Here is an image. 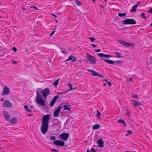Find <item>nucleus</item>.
<instances>
[{
    "mask_svg": "<svg viewBox=\"0 0 152 152\" xmlns=\"http://www.w3.org/2000/svg\"><path fill=\"white\" fill-rule=\"evenodd\" d=\"M50 118V115L49 114L45 115L42 117L40 130L43 134H45L48 131Z\"/></svg>",
    "mask_w": 152,
    "mask_h": 152,
    "instance_id": "f257e3e1",
    "label": "nucleus"
},
{
    "mask_svg": "<svg viewBox=\"0 0 152 152\" xmlns=\"http://www.w3.org/2000/svg\"><path fill=\"white\" fill-rule=\"evenodd\" d=\"M37 96H36V100L37 103L41 106H44L45 105V102L43 99L42 96L40 95L39 92L37 91L36 92Z\"/></svg>",
    "mask_w": 152,
    "mask_h": 152,
    "instance_id": "f03ea898",
    "label": "nucleus"
},
{
    "mask_svg": "<svg viewBox=\"0 0 152 152\" xmlns=\"http://www.w3.org/2000/svg\"><path fill=\"white\" fill-rule=\"evenodd\" d=\"M86 61L90 64H96V59L95 57L92 56L87 53L86 56Z\"/></svg>",
    "mask_w": 152,
    "mask_h": 152,
    "instance_id": "7ed1b4c3",
    "label": "nucleus"
},
{
    "mask_svg": "<svg viewBox=\"0 0 152 152\" xmlns=\"http://www.w3.org/2000/svg\"><path fill=\"white\" fill-rule=\"evenodd\" d=\"M122 23L125 25H134L136 23V22L134 18H127L122 21Z\"/></svg>",
    "mask_w": 152,
    "mask_h": 152,
    "instance_id": "20e7f679",
    "label": "nucleus"
},
{
    "mask_svg": "<svg viewBox=\"0 0 152 152\" xmlns=\"http://www.w3.org/2000/svg\"><path fill=\"white\" fill-rule=\"evenodd\" d=\"M59 138L64 140H66L69 137V134L65 133H63L59 135Z\"/></svg>",
    "mask_w": 152,
    "mask_h": 152,
    "instance_id": "39448f33",
    "label": "nucleus"
},
{
    "mask_svg": "<svg viewBox=\"0 0 152 152\" xmlns=\"http://www.w3.org/2000/svg\"><path fill=\"white\" fill-rule=\"evenodd\" d=\"M50 93V90L48 88H46L43 89L42 91V93L44 98L45 99L49 95Z\"/></svg>",
    "mask_w": 152,
    "mask_h": 152,
    "instance_id": "423d86ee",
    "label": "nucleus"
},
{
    "mask_svg": "<svg viewBox=\"0 0 152 152\" xmlns=\"http://www.w3.org/2000/svg\"><path fill=\"white\" fill-rule=\"evenodd\" d=\"M119 42L123 45L126 47H129L131 46H133L134 45V44L133 43L127 42L122 40H119Z\"/></svg>",
    "mask_w": 152,
    "mask_h": 152,
    "instance_id": "0eeeda50",
    "label": "nucleus"
},
{
    "mask_svg": "<svg viewBox=\"0 0 152 152\" xmlns=\"http://www.w3.org/2000/svg\"><path fill=\"white\" fill-rule=\"evenodd\" d=\"M2 105L4 107L7 108L11 107L12 105V104L7 100L5 101L2 103Z\"/></svg>",
    "mask_w": 152,
    "mask_h": 152,
    "instance_id": "6e6552de",
    "label": "nucleus"
},
{
    "mask_svg": "<svg viewBox=\"0 0 152 152\" xmlns=\"http://www.w3.org/2000/svg\"><path fill=\"white\" fill-rule=\"evenodd\" d=\"M53 143L56 145L63 146L64 145V142L61 140H56L54 141Z\"/></svg>",
    "mask_w": 152,
    "mask_h": 152,
    "instance_id": "1a4fd4ad",
    "label": "nucleus"
},
{
    "mask_svg": "<svg viewBox=\"0 0 152 152\" xmlns=\"http://www.w3.org/2000/svg\"><path fill=\"white\" fill-rule=\"evenodd\" d=\"M10 93L9 88L6 86H5L2 92V95H5L9 94Z\"/></svg>",
    "mask_w": 152,
    "mask_h": 152,
    "instance_id": "9d476101",
    "label": "nucleus"
},
{
    "mask_svg": "<svg viewBox=\"0 0 152 152\" xmlns=\"http://www.w3.org/2000/svg\"><path fill=\"white\" fill-rule=\"evenodd\" d=\"M2 114L5 117L7 121H9L10 119V115L7 111H4Z\"/></svg>",
    "mask_w": 152,
    "mask_h": 152,
    "instance_id": "9b49d317",
    "label": "nucleus"
},
{
    "mask_svg": "<svg viewBox=\"0 0 152 152\" xmlns=\"http://www.w3.org/2000/svg\"><path fill=\"white\" fill-rule=\"evenodd\" d=\"M61 107H59L54 112V116L55 117H57L58 116L60 111Z\"/></svg>",
    "mask_w": 152,
    "mask_h": 152,
    "instance_id": "f8f14e48",
    "label": "nucleus"
},
{
    "mask_svg": "<svg viewBox=\"0 0 152 152\" xmlns=\"http://www.w3.org/2000/svg\"><path fill=\"white\" fill-rule=\"evenodd\" d=\"M58 97V95H56L54 97L50 104V106H52L53 105Z\"/></svg>",
    "mask_w": 152,
    "mask_h": 152,
    "instance_id": "ddd939ff",
    "label": "nucleus"
},
{
    "mask_svg": "<svg viewBox=\"0 0 152 152\" xmlns=\"http://www.w3.org/2000/svg\"><path fill=\"white\" fill-rule=\"evenodd\" d=\"M97 143L98 144V146L100 147L104 146V142L101 138L99 139L97 141Z\"/></svg>",
    "mask_w": 152,
    "mask_h": 152,
    "instance_id": "4468645a",
    "label": "nucleus"
},
{
    "mask_svg": "<svg viewBox=\"0 0 152 152\" xmlns=\"http://www.w3.org/2000/svg\"><path fill=\"white\" fill-rule=\"evenodd\" d=\"M97 55L102 57H104L105 58H108L109 57H113V56L111 55H106L104 54L103 53H99L97 54Z\"/></svg>",
    "mask_w": 152,
    "mask_h": 152,
    "instance_id": "2eb2a0df",
    "label": "nucleus"
},
{
    "mask_svg": "<svg viewBox=\"0 0 152 152\" xmlns=\"http://www.w3.org/2000/svg\"><path fill=\"white\" fill-rule=\"evenodd\" d=\"M132 101L133 102V104L132 105V106L134 107H137L142 104L141 103L139 102L136 101L135 100H132Z\"/></svg>",
    "mask_w": 152,
    "mask_h": 152,
    "instance_id": "dca6fc26",
    "label": "nucleus"
},
{
    "mask_svg": "<svg viewBox=\"0 0 152 152\" xmlns=\"http://www.w3.org/2000/svg\"><path fill=\"white\" fill-rule=\"evenodd\" d=\"M61 107L62 108H63L64 110H67L70 111L71 110L70 106L69 105H64L62 106H59Z\"/></svg>",
    "mask_w": 152,
    "mask_h": 152,
    "instance_id": "f3484780",
    "label": "nucleus"
},
{
    "mask_svg": "<svg viewBox=\"0 0 152 152\" xmlns=\"http://www.w3.org/2000/svg\"><path fill=\"white\" fill-rule=\"evenodd\" d=\"M60 80V78H58L56 80L53 82V84L54 85V87H56L58 86V84L59 81Z\"/></svg>",
    "mask_w": 152,
    "mask_h": 152,
    "instance_id": "a211bd4d",
    "label": "nucleus"
},
{
    "mask_svg": "<svg viewBox=\"0 0 152 152\" xmlns=\"http://www.w3.org/2000/svg\"><path fill=\"white\" fill-rule=\"evenodd\" d=\"M102 60L105 62L112 64H114L115 63V62L111 60H109L107 59H104Z\"/></svg>",
    "mask_w": 152,
    "mask_h": 152,
    "instance_id": "6ab92c4d",
    "label": "nucleus"
},
{
    "mask_svg": "<svg viewBox=\"0 0 152 152\" xmlns=\"http://www.w3.org/2000/svg\"><path fill=\"white\" fill-rule=\"evenodd\" d=\"M74 58L73 56H72L71 55V56H69V57L65 61H68L69 60H73L72 61L73 62L75 61H76V58Z\"/></svg>",
    "mask_w": 152,
    "mask_h": 152,
    "instance_id": "aec40b11",
    "label": "nucleus"
},
{
    "mask_svg": "<svg viewBox=\"0 0 152 152\" xmlns=\"http://www.w3.org/2000/svg\"><path fill=\"white\" fill-rule=\"evenodd\" d=\"M137 7V5H134L132 7V9L131 10L130 12H134L136 11V9Z\"/></svg>",
    "mask_w": 152,
    "mask_h": 152,
    "instance_id": "412c9836",
    "label": "nucleus"
},
{
    "mask_svg": "<svg viewBox=\"0 0 152 152\" xmlns=\"http://www.w3.org/2000/svg\"><path fill=\"white\" fill-rule=\"evenodd\" d=\"M118 122L122 123L123 125L124 126H126V123H125V121L124 119H122L121 118H120L118 120Z\"/></svg>",
    "mask_w": 152,
    "mask_h": 152,
    "instance_id": "4be33fe9",
    "label": "nucleus"
},
{
    "mask_svg": "<svg viewBox=\"0 0 152 152\" xmlns=\"http://www.w3.org/2000/svg\"><path fill=\"white\" fill-rule=\"evenodd\" d=\"M17 121V119L15 118H13L10 120V122L12 124H15Z\"/></svg>",
    "mask_w": 152,
    "mask_h": 152,
    "instance_id": "5701e85b",
    "label": "nucleus"
},
{
    "mask_svg": "<svg viewBox=\"0 0 152 152\" xmlns=\"http://www.w3.org/2000/svg\"><path fill=\"white\" fill-rule=\"evenodd\" d=\"M94 76H98L101 78H104L103 76L102 75L100 74L99 73L96 72Z\"/></svg>",
    "mask_w": 152,
    "mask_h": 152,
    "instance_id": "b1692460",
    "label": "nucleus"
},
{
    "mask_svg": "<svg viewBox=\"0 0 152 152\" xmlns=\"http://www.w3.org/2000/svg\"><path fill=\"white\" fill-rule=\"evenodd\" d=\"M100 127V125L98 124H96L94 125L92 128V129L94 130H95L98 129Z\"/></svg>",
    "mask_w": 152,
    "mask_h": 152,
    "instance_id": "393cba45",
    "label": "nucleus"
},
{
    "mask_svg": "<svg viewBox=\"0 0 152 152\" xmlns=\"http://www.w3.org/2000/svg\"><path fill=\"white\" fill-rule=\"evenodd\" d=\"M140 16L143 19H144L145 20L147 19V18L145 16V14L143 12H142L140 14Z\"/></svg>",
    "mask_w": 152,
    "mask_h": 152,
    "instance_id": "a878e982",
    "label": "nucleus"
},
{
    "mask_svg": "<svg viewBox=\"0 0 152 152\" xmlns=\"http://www.w3.org/2000/svg\"><path fill=\"white\" fill-rule=\"evenodd\" d=\"M118 15L119 16L123 17L126 16V12L119 13L118 14Z\"/></svg>",
    "mask_w": 152,
    "mask_h": 152,
    "instance_id": "bb28decb",
    "label": "nucleus"
},
{
    "mask_svg": "<svg viewBox=\"0 0 152 152\" xmlns=\"http://www.w3.org/2000/svg\"><path fill=\"white\" fill-rule=\"evenodd\" d=\"M115 53L116 55V56H115L116 57L120 58H122V56H121V54L120 53L118 52H115Z\"/></svg>",
    "mask_w": 152,
    "mask_h": 152,
    "instance_id": "cd10ccee",
    "label": "nucleus"
},
{
    "mask_svg": "<svg viewBox=\"0 0 152 152\" xmlns=\"http://www.w3.org/2000/svg\"><path fill=\"white\" fill-rule=\"evenodd\" d=\"M87 71H88V72H91V73L92 74V75L93 76H94L95 74V73L96 72V71H94L93 70H90V69H87Z\"/></svg>",
    "mask_w": 152,
    "mask_h": 152,
    "instance_id": "c85d7f7f",
    "label": "nucleus"
},
{
    "mask_svg": "<svg viewBox=\"0 0 152 152\" xmlns=\"http://www.w3.org/2000/svg\"><path fill=\"white\" fill-rule=\"evenodd\" d=\"M24 108L27 111H28V112H31V110L29 109V108H28V106H27V105H25V106H24Z\"/></svg>",
    "mask_w": 152,
    "mask_h": 152,
    "instance_id": "c756f323",
    "label": "nucleus"
},
{
    "mask_svg": "<svg viewBox=\"0 0 152 152\" xmlns=\"http://www.w3.org/2000/svg\"><path fill=\"white\" fill-rule=\"evenodd\" d=\"M97 118H99L100 117L101 115V113L99 112L98 110H97Z\"/></svg>",
    "mask_w": 152,
    "mask_h": 152,
    "instance_id": "7c9ffc66",
    "label": "nucleus"
},
{
    "mask_svg": "<svg viewBox=\"0 0 152 152\" xmlns=\"http://www.w3.org/2000/svg\"><path fill=\"white\" fill-rule=\"evenodd\" d=\"M50 139L53 140H56V137L55 136L52 135L50 137Z\"/></svg>",
    "mask_w": 152,
    "mask_h": 152,
    "instance_id": "2f4dec72",
    "label": "nucleus"
},
{
    "mask_svg": "<svg viewBox=\"0 0 152 152\" xmlns=\"http://www.w3.org/2000/svg\"><path fill=\"white\" fill-rule=\"evenodd\" d=\"M75 4L77 5V6H80L81 4L82 3L81 2L78 1V0H77L75 2Z\"/></svg>",
    "mask_w": 152,
    "mask_h": 152,
    "instance_id": "473e14b6",
    "label": "nucleus"
},
{
    "mask_svg": "<svg viewBox=\"0 0 152 152\" xmlns=\"http://www.w3.org/2000/svg\"><path fill=\"white\" fill-rule=\"evenodd\" d=\"M68 86L70 88V89L69 91H70V90H72L73 88H72V85H71V84L70 83H68Z\"/></svg>",
    "mask_w": 152,
    "mask_h": 152,
    "instance_id": "72a5a7b5",
    "label": "nucleus"
},
{
    "mask_svg": "<svg viewBox=\"0 0 152 152\" xmlns=\"http://www.w3.org/2000/svg\"><path fill=\"white\" fill-rule=\"evenodd\" d=\"M89 38L91 40V41L92 42H94L95 39L94 37H89Z\"/></svg>",
    "mask_w": 152,
    "mask_h": 152,
    "instance_id": "f704fd0d",
    "label": "nucleus"
},
{
    "mask_svg": "<svg viewBox=\"0 0 152 152\" xmlns=\"http://www.w3.org/2000/svg\"><path fill=\"white\" fill-rule=\"evenodd\" d=\"M56 28H55L54 29V30L53 31H52L51 33H50V36H52V35H53L54 34V33H55V31H56Z\"/></svg>",
    "mask_w": 152,
    "mask_h": 152,
    "instance_id": "c9c22d12",
    "label": "nucleus"
},
{
    "mask_svg": "<svg viewBox=\"0 0 152 152\" xmlns=\"http://www.w3.org/2000/svg\"><path fill=\"white\" fill-rule=\"evenodd\" d=\"M62 52L64 54H66L67 53V50H63L62 51Z\"/></svg>",
    "mask_w": 152,
    "mask_h": 152,
    "instance_id": "e433bc0d",
    "label": "nucleus"
},
{
    "mask_svg": "<svg viewBox=\"0 0 152 152\" xmlns=\"http://www.w3.org/2000/svg\"><path fill=\"white\" fill-rule=\"evenodd\" d=\"M30 7L31 8H34L36 10H37L38 9V8L37 7L34 6H31Z\"/></svg>",
    "mask_w": 152,
    "mask_h": 152,
    "instance_id": "4c0bfd02",
    "label": "nucleus"
},
{
    "mask_svg": "<svg viewBox=\"0 0 152 152\" xmlns=\"http://www.w3.org/2000/svg\"><path fill=\"white\" fill-rule=\"evenodd\" d=\"M51 151L52 152H57L58 151V150H56V149H52L51 150Z\"/></svg>",
    "mask_w": 152,
    "mask_h": 152,
    "instance_id": "58836bf2",
    "label": "nucleus"
},
{
    "mask_svg": "<svg viewBox=\"0 0 152 152\" xmlns=\"http://www.w3.org/2000/svg\"><path fill=\"white\" fill-rule=\"evenodd\" d=\"M132 97L133 98H138L137 95L136 94H134L132 96Z\"/></svg>",
    "mask_w": 152,
    "mask_h": 152,
    "instance_id": "ea45409f",
    "label": "nucleus"
},
{
    "mask_svg": "<svg viewBox=\"0 0 152 152\" xmlns=\"http://www.w3.org/2000/svg\"><path fill=\"white\" fill-rule=\"evenodd\" d=\"M129 82H132L133 81V78H130L128 79Z\"/></svg>",
    "mask_w": 152,
    "mask_h": 152,
    "instance_id": "a19ab883",
    "label": "nucleus"
},
{
    "mask_svg": "<svg viewBox=\"0 0 152 152\" xmlns=\"http://www.w3.org/2000/svg\"><path fill=\"white\" fill-rule=\"evenodd\" d=\"M101 51V49H95V50L94 51L95 52H100Z\"/></svg>",
    "mask_w": 152,
    "mask_h": 152,
    "instance_id": "79ce46f5",
    "label": "nucleus"
},
{
    "mask_svg": "<svg viewBox=\"0 0 152 152\" xmlns=\"http://www.w3.org/2000/svg\"><path fill=\"white\" fill-rule=\"evenodd\" d=\"M12 63L14 64H16L18 63L17 61H16L14 60H12Z\"/></svg>",
    "mask_w": 152,
    "mask_h": 152,
    "instance_id": "37998d69",
    "label": "nucleus"
},
{
    "mask_svg": "<svg viewBox=\"0 0 152 152\" xmlns=\"http://www.w3.org/2000/svg\"><path fill=\"white\" fill-rule=\"evenodd\" d=\"M13 50L15 52L17 51V49L15 47H13Z\"/></svg>",
    "mask_w": 152,
    "mask_h": 152,
    "instance_id": "c03bdc74",
    "label": "nucleus"
},
{
    "mask_svg": "<svg viewBox=\"0 0 152 152\" xmlns=\"http://www.w3.org/2000/svg\"><path fill=\"white\" fill-rule=\"evenodd\" d=\"M107 84H108V86H111V85H112V84H111V83L110 82H107Z\"/></svg>",
    "mask_w": 152,
    "mask_h": 152,
    "instance_id": "a18cd8bd",
    "label": "nucleus"
},
{
    "mask_svg": "<svg viewBox=\"0 0 152 152\" xmlns=\"http://www.w3.org/2000/svg\"><path fill=\"white\" fill-rule=\"evenodd\" d=\"M91 151L93 152H96V150L93 148H91Z\"/></svg>",
    "mask_w": 152,
    "mask_h": 152,
    "instance_id": "49530a36",
    "label": "nucleus"
},
{
    "mask_svg": "<svg viewBox=\"0 0 152 152\" xmlns=\"http://www.w3.org/2000/svg\"><path fill=\"white\" fill-rule=\"evenodd\" d=\"M128 133L129 134H132V132L130 130H128L127 131Z\"/></svg>",
    "mask_w": 152,
    "mask_h": 152,
    "instance_id": "de8ad7c7",
    "label": "nucleus"
},
{
    "mask_svg": "<svg viewBox=\"0 0 152 152\" xmlns=\"http://www.w3.org/2000/svg\"><path fill=\"white\" fill-rule=\"evenodd\" d=\"M148 12H151L152 13V8L150 9L148 11Z\"/></svg>",
    "mask_w": 152,
    "mask_h": 152,
    "instance_id": "09e8293b",
    "label": "nucleus"
},
{
    "mask_svg": "<svg viewBox=\"0 0 152 152\" xmlns=\"http://www.w3.org/2000/svg\"><path fill=\"white\" fill-rule=\"evenodd\" d=\"M91 45L94 48H95L96 47V45H94V44H92Z\"/></svg>",
    "mask_w": 152,
    "mask_h": 152,
    "instance_id": "8fccbe9b",
    "label": "nucleus"
},
{
    "mask_svg": "<svg viewBox=\"0 0 152 152\" xmlns=\"http://www.w3.org/2000/svg\"><path fill=\"white\" fill-rule=\"evenodd\" d=\"M51 15H53V16H54L55 18H57V16L55 14H53V13H51Z\"/></svg>",
    "mask_w": 152,
    "mask_h": 152,
    "instance_id": "3c124183",
    "label": "nucleus"
},
{
    "mask_svg": "<svg viewBox=\"0 0 152 152\" xmlns=\"http://www.w3.org/2000/svg\"><path fill=\"white\" fill-rule=\"evenodd\" d=\"M115 62L117 63H119V62H121V61L120 60H117V61H115Z\"/></svg>",
    "mask_w": 152,
    "mask_h": 152,
    "instance_id": "603ef678",
    "label": "nucleus"
},
{
    "mask_svg": "<svg viewBox=\"0 0 152 152\" xmlns=\"http://www.w3.org/2000/svg\"><path fill=\"white\" fill-rule=\"evenodd\" d=\"M140 3V2H139L138 3L136 4V5H137V7L138 6V5H139V4Z\"/></svg>",
    "mask_w": 152,
    "mask_h": 152,
    "instance_id": "864d4df0",
    "label": "nucleus"
},
{
    "mask_svg": "<svg viewBox=\"0 0 152 152\" xmlns=\"http://www.w3.org/2000/svg\"><path fill=\"white\" fill-rule=\"evenodd\" d=\"M22 9L23 11H24L26 10V8L25 7H23L22 8Z\"/></svg>",
    "mask_w": 152,
    "mask_h": 152,
    "instance_id": "5fc2aeb1",
    "label": "nucleus"
},
{
    "mask_svg": "<svg viewBox=\"0 0 152 152\" xmlns=\"http://www.w3.org/2000/svg\"><path fill=\"white\" fill-rule=\"evenodd\" d=\"M31 115H32L30 114H28L27 115L28 116H31Z\"/></svg>",
    "mask_w": 152,
    "mask_h": 152,
    "instance_id": "6e6d98bb",
    "label": "nucleus"
},
{
    "mask_svg": "<svg viewBox=\"0 0 152 152\" xmlns=\"http://www.w3.org/2000/svg\"><path fill=\"white\" fill-rule=\"evenodd\" d=\"M104 80L106 82H108V81H107V79H104Z\"/></svg>",
    "mask_w": 152,
    "mask_h": 152,
    "instance_id": "4d7b16f0",
    "label": "nucleus"
},
{
    "mask_svg": "<svg viewBox=\"0 0 152 152\" xmlns=\"http://www.w3.org/2000/svg\"><path fill=\"white\" fill-rule=\"evenodd\" d=\"M106 83H104V84H103V85L104 86H106Z\"/></svg>",
    "mask_w": 152,
    "mask_h": 152,
    "instance_id": "13d9d810",
    "label": "nucleus"
},
{
    "mask_svg": "<svg viewBox=\"0 0 152 152\" xmlns=\"http://www.w3.org/2000/svg\"><path fill=\"white\" fill-rule=\"evenodd\" d=\"M4 100V99H3V98H2V99H1V101H3Z\"/></svg>",
    "mask_w": 152,
    "mask_h": 152,
    "instance_id": "bf43d9fd",
    "label": "nucleus"
},
{
    "mask_svg": "<svg viewBox=\"0 0 152 152\" xmlns=\"http://www.w3.org/2000/svg\"><path fill=\"white\" fill-rule=\"evenodd\" d=\"M64 93H63V92H61V93H58V94H63Z\"/></svg>",
    "mask_w": 152,
    "mask_h": 152,
    "instance_id": "052dcab7",
    "label": "nucleus"
},
{
    "mask_svg": "<svg viewBox=\"0 0 152 152\" xmlns=\"http://www.w3.org/2000/svg\"><path fill=\"white\" fill-rule=\"evenodd\" d=\"M100 6H101V7L102 8H103V6L102 5H100Z\"/></svg>",
    "mask_w": 152,
    "mask_h": 152,
    "instance_id": "680f3d73",
    "label": "nucleus"
},
{
    "mask_svg": "<svg viewBox=\"0 0 152 152\" xmlns=\"http://www.w3.org/2000/svg\"><path fill=\"white\" fill-rule=\"evenodd\" d=\"M76 89V88H73L72 89L75 90V89Z\"/></svg>",
    "mask_w": 152,
    "mask_h": 152,
    "instance_id": "e2e57ef3",
    "label": "nucleus"
},
{
    "mask_svg": "<svg viewBox=\"0 0 152 152\" xmlns=\"http://www.w3.org/2000/svg\"><path fill=\"white\" fill-rule=\"evenodd\" d=\"M128 134H126L125 135V136H128Z\"/></svg>",
    "mask_w": 152,
    "mask_h": 152,
    "instance_id": "0e129e2a",
    "label": "nucleus"
},
{
    "mask_svg": "<svg viewBox=\"0 0 152 152\" xmlns=\"http://www.w3.org/2000/svg\"><path fill=\"white\" fill-rule=\"evenodd\" d=\"M86 152H89V151H88V150H87V151Z\"/></svg>",
    "mask_w": 152,
    "mask_h": 152,
    "instance_id": "69168bd1",
    "label": "nucleus"
},
{
    "mask_svg": "<svg viewBox=\"0 0 152 152\" xmlns=\"http://www.w3.org/2000/svg\"><path fill=\"white\" fill-rule=\"evenodd\" d=\"M127 114L128 115H129V113H127Z\"/></svg>",
    "mask_w": 152,
    "mask_h": 152,
    "instance_id": "338daca9",
    "label": "nucleus"
},
{
    "mask_svg": "<svg viewBox=\"0 0 152 152\" xmlns=\"http://www.w3.org/2000/svg\"><path fill=\"white\" fill-rule=\"evenodd\" d=\"M150 26H152V23L151 24Z\"/></svg>",
    "mask_w": 152,
    "mask_h": 152,
    "instance_id": "774afa93",
    "label": "nucleus"
}]
</instances>
